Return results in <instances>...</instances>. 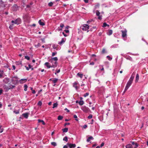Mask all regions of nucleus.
Segmentation results:
<instances>
[{
	"label": "nucleus",
	"instance_id": "f257e3e1",
	"mask_svg": "<svg viewBox=\"0 0 148 148\" xmlns=\"http://www.w3.org/2000/svg\"><path fill=\"white\" fill-rule=\"evenodd\" d=\"M89 26L87 24H84L83 25L81 26L80 27V28L82 29L83 31H87V32H88L89 31L88 30L89 29Z\"/></svg>",
	"mask_w": 148,
	"mask_h": 148
},
{
	"label": "nucleus",
	"instance_id": "f03ea898",
	"mask_svg": "<svg viewBox=\"0 0 148 148\" xmlns=\"http://www.w3.org/2000/svg\"><path fill=\"white\" fill-rule=\"evenodd\" d=\"M45 65L46 66L47 68H50L51 67L54 68L57 66V62H55L54 64H52L51 66L49 63L48 62H46L45 64Z\"/></svg>",
	"mask_w": 148,
	"mask_h": 148
},
{
	"label": "nucleus",
	"instance_id": "7ed1b4c3",
	"mask_svg": "<svg viewBox=\"0 0 148 148\" xmlns=\"http://www.w3.org/2000/svg\"><path fill=\"white\" fill-rule=\"evenodd\" d=\"M132 82L129 81L127 82L124 91L123 92V93H125V92L127 90L128 88L131 85Z\"/></svg>",
	"mask_w": 148,
	"mask_h": 148
},
{
	"label": "nucleus",
	"instance_id": "20e7f679",
	"mask_svg": "<svg viewBox=\"0 0 148 148\" xmlns=\"http://www.w3.org/2000/svg\"><path fill=\"white\" fill-rule=\"evenodd\" d=\"M81 109L85 113L88 112L90 110L89 108L85 106H82L81 108Z\"/></svg>",
	"mask_w": 148,
	"mask_h": 148
},
{
	"label": "nucleus",
	"instance_id": "39448f33",
	"mask_svg": "<svg viewBox=\"0 0 148 148\" xmlns=\"http://www.w3.org/2000/svg\"><path fill=\"white\" fill-rule=\"evenodd\" d=\"M122 32V36L123 38L127 36V30L126 29H124L121 31Z\"/></svg>",
	"mask_w": 148,
	"mask_h": 148
},
{
	"label": "nucleus",
	"instance_id": "423d86ee",
	"mask_svg": "<svg viewBox=\"0 0 148 148\" xmlns=\"http://www.w3.org/2000/svg\"><path fill=\"white\" fill-rule=\"evenodd\" d=\"M136 73L135 72H133L132 74L131 77L129 81H131L132 82H133V80L135 77V75Z\"/></svg>",
	"mask_w": 148,
	"mask_h": 148
},
{
	"label": "nucleus",
	"instance_id": "0eeeda50",
	"mask_svg": "<svg viewBox=\"0 0 148 148\" xmlns=\"http://www.w3.org/2000/svg\"><path fill=\"white\" fill-rule=\"evenodd\" d=\"M67 145H68L70 148H74L76 146L75 144H72L71 143H68Z\"/></svg>",
	"mask_w": 148,
	"mask_h": 148
},
{
	"label": "nucleus",
	"instance_id": "6e6552de",
	"mask_svg": "<svg viewBox=\"0 0 148 148\" xmlns=\"http://www.w3.org/2000/svg\"><path fill=\"white\" fill-rule=\"evenodd\" d=\"M21 23V19L19 18H18L16 19V20L14 21V23L18 25L20 24Z\"/></svg>",
	"mask_w": 148,
	"mask_h": 148
},
{
	"label": "nucleus",
	"instance_id": "1a4fd4ad",
	"mask_svg": "<svg viewBox=\"0 0 148 148\" xmlns=\"http://www.w3.org/2000/svg\"><path fill=\"white\" fill-rule=\"evenodd\" d=\"M77 83L76 82H75L73 84V87L75 88L76 90L79 88V87L77 86Z\"/></svg>",
	"mask_w": 148,
	"mask_h": 148
},
{
	"label": "nucleus",
	"instance_id": "9d476101",
	"mask_svg": "<svg viewBox=\"0 0 148 148\" xmlns=\"http://www.w3.org/2000/svg\"><path fill=\"white\" fill-rule=\"evenodd\" d=\"M130 143H132V145H135L134 148H136L138 146V144L136 142L131 141L130 142Z\"/></svg>",
	"mask_w": 148,
	"mask_h": 148
},
{
	"label": "nucleus",
	"instance_id": "9b49d317",
	"mask_svg": "<svg viewBox=\"0 0 148 148\" xmlns=\"http://www.w3.org/2000/svg\"><path fill=\"white\" fill-rule=\"evenodd\" d=\"M27 80L26 79H21L19 81V82L21 84H23L26 82Z\"/></svg>",
	"mask_w": 148,
	"mask_h": 148
},
{
	"label": "nucleus",
	"instance_id": "f8f14e48",
	"mask_svg": "<svg viewBox=\"0 0 148 148\" xmlns=\"http://www.w3.org/2000/svg\"><path fill=\"white\" fill-rule=\"evenodd\" d=\"M29 114L28 113H25L23 114V116L25 118L27 119L28 116Z\"/></svg>",
	"mask_w": 148,
	"mask_h": 148
},
{
	"label": "nucleus",
	"instance_id": "ddd939ff",
	"mask_svg": "<svg viewBox=\"0 0 148 148\" xmlns=\"http://www.w3.org/2000/svg\"><path fill=\"white\" fill-rule=\"evenodd\" d=\"M139 75L138 74H137L136 77L135 82L136 83L138 82L139 80Z\"/></svg>",
	"mask_w": 148,
	"mask_h": 148
},
{
	"label": "nucleus",
	"instance_id": "4468645a",
	"mask_svg": "<svg viewBox=\"0 0 148 148\" xmlns=\"http://www.w3.org/2000/svg\"><path fill=\"white\" fill-rule=\"evenodd\" d=\"M126 148H133L131 144H128L126 146Z\"/></svg>",
	"mask_w": 148,
	"mask_h": 148
},
{
	"label": "nucleus",
	"instance_id": "2eb2a0df",
	"mask_svg": "<svg viewBox=\"0 0 148 148\" xmlns=\"http://www.w3.org/2000/svg\"><path fill=\"white\" fill-rule=\"evenodd\" d=\"M93 137L92 136H90L88 138L86 141L87 142H89L90 140H93Z\"/></svg>",
	"mask_w": 148,
	"mask_h": 148
},
{
	"label": "nucleus",
	"instance_id": "dca6fc26",
	"mask_svg": "<svg viewBox=\"0 0 148 148\" xmlns=\"http://www.w3.org/2000/svg\"><path fill=\"white\" fill-rule=\"evenodd\" d=\"M65 40H64V38H62V40L61 42H59L58 43V44L59 45H61L63 43H64L65 42Z\"/></svg>",
	"mask_w": 148,
	"mask_h": 148
},
{
	"label": "nucleus",
	"instance_id": "f3484780",
	"mask_svg": "<svg viewBox=\"0 0 148 148\" xmlns=\"http://www.w3.org/2000/svg\"><path fill=\"white\" fill-rule=\"evenodd\" d=\"M38 123H41H41H42V124L43 125H45V122L42 120H40V119H38Z\"/></svg>",
	"mask_w": 148,
	"mask_h": 148
},
{
	"label": "nucleus",
	"instance_id": "a211bd4d",
	"mask_svg": "<svg viewBox=\"0 0 148 148\" xmlns=\"http://www.w3.org/2000/svg\"><path fill=\"white\" fill-rule=\"evenodd\" d=\"M38 23L40 25H42V26H43V25H45V24L44 23H43V22H42L40 20H39V21H38Z\"/></svg>",
	"mask_w": 148,
	"mask_h": 148
},
{
	"label": "nucleus",
	"instance_id": "6ab92c4d",
	"mask_svg": "<svg viewBox=\"0 0 148 148\" xmlns=\"http://www.w3.org/2000/svg\"><path fill=\"white\" fill-rule=\"evenodd\" d=\"M58 105V104L57 103H55L53 104V106L52 107L53 108H56Z\"/></svg>",
	"mask_w": 148,
	"mask_h": 148
},
{
	"label": "nucleus",
	"instance_id": "aec40b11",
	"mask_svg": "<svg viewBox=\"0 0 148 148\" xmlns=\"http://www.w3.org/2000/svg\"><path fill=\"white\" fill-rule=\"evenodd\" d=\"M63 132H67L68 130V128H65L63 129H62Z\"/></svg>",
	"mask_w": 148,
	"mask_h": 148
},
{
	"label": "nucleus",
	"instance_id": "412c9836",
	"mask_svg": "<svg viewBox=\"0 0 148 148\" xmlns=\"http://www.w3.org/2000/svg\"><path fill=\"white\" fill-rule=\"evenodd\" d=\"M19 111L20 110H15L13 112L16 114H19Z\"/></svg>",
	"mask_w": 148,
	"mask_h": 148
},
{
	"label": "nucleus",
	"instance_id": "4be33fe9",
	"mask_svg": "<svg viewBox=\"0 0 148 148\" xmlns=\"http://www.w3.org/2000/svg\"><path fill=\"white\" fill-rule=\"evenodd\" d=\"M63 117L61 115L59 116L58 117V119L59 120H60L62 119Z\"/></svg>",
	"mask_w": 148,
	"mask_h": 148
},
{
	"label": "nucleus",
	"instance_id": "5701e85b",
	"mask_svg": "<svg viewBox=\"0 0 148 148\" xmlns=\"http://www.w3.org/2000/svg\"><path fill=\"white\" fill-rule=\"evenodd\" d=\"M79 105L82 106L84 104V102L83 101H80L79 102Z\"/></svg>",
	"mask_w": 148,
	"mask_h": 148
},
{
	"label": "nucleus",
	"instance_id": "b1692460",
	"mask_svg": "<svg viewBox=\"0 0 148 148\" xmlns=\"http://www.w3.org/2000/svg\"><path fill=\"white\" fill-rule=\"evenodd\" d=\"M27 85L25 84L24 85V90L25 91H26L27 90Z\"/></svg>",
	"mask_w": 148,
	"mask_h": 148
},
{
	"label": "nucleus",
	"instance_id": "393cba45",
	"mask_svg": "<svg viewBox=\"0 0 148 148\" xmlns=\"http://www.w3.org/2000/svg\"><path fill=\"white\" fill-rule=\"evenodd\" d=\"M112 34V30H110L108 31V35H110Z\"/></svg>",
	"mask_w": 148,
	"mask_h": 148
},
{
	"label": "nucleus",
	"instance_id": "a878e982",
	"mask_svg": "<svg viewBox=\"0 0 148 148\" xmlns=\"http://www.w3.org/2000/svg\"><path fill=\"white\" fill-rule=\"evenodd\" d=\"M51 60H54V61H56L55 62H56V61L58 60V59L57 57H55L53 58H52Z\"/></svg>",
	"mask_w": 148,
	"mask_h": 148
},
{
	"label": "nucleus",
	"instance_id": "bb28decb",
	"mask_svg": "<svg viewBox=\"0 0 148 148\" xmlns=\"http://www.w3.org/2000/svg\"><path fill=\"white\" fill-rule=\"evenodd\" d=\"M58 81V79L57 78H54L53 80H52L54 83H56Z\"/></svg>",
	"mask_w": 148,
	"mask_h": 148
},
{
	"label": "nucleus",
	"instance_id": "cd10ccee",
	"mask_svg": "<svg viewBox=\"0 0 148 148\" xmlns=\"http://www.w3.org/2000/svg\"><path fill=\"white\" fill-rule=\"evenodd\" d=\"M107 26H109V25H108L106 23H103V27H106Z\"/></svg>",
	"mask_w": 148,
	"mask_h": 148
},
{
	"label": "nucleus",
	"instance_id": "c85d7f7f",
	"mask_svg": "<svg viewBox=\"0 0 148 148\" xmlns=\"http://www.w3.org/2000/svg\"><path fill=\"white\" fill-rule=\"evenodd\" d=\"M63 140L67 142L68 140V138L66 136H65L63 139Z\"/></svg>",
	"mask_w": 148,
	"mask_h": 148
},
{
	"label": "nucleus",
	"instance_id": "c756f323",
	"mask_svg": "<svg viewBox=\"0 0 148 148\" xmlns=\"http://www.w3.org/2000/svg\"><path fill=\"white\" fill-rule=\"evenodd\" d=\"M77 75L79 77H80L81 78H82V76H83V75L82 74L80 73H78L77 74Z\"/></svg>",
	"mask_w": 148,
	"mask_h": 148
},
{
	"label": "nucleus",
	"instance_id": "7c9ffc66",
	"mask_svg": "<svg viewBox=\"0 0 148 148\" xmlns=\"http://www.w3.org/2000/svg\"><path fill=\"white\" fill-rule=\"evenodd\" d=\"M73 117L75 119V120L76 121H78V120L77 119V117L76 115L74 114L73 116Z\"/></svg>",
	"mask_w": 148,
	"mask_h": 148
},
{
	"label": "nucleus",
	"instance_id": "2f4dec72",
	"mask_svg": "<svg viewBox=\"0 0 148 148\" xmlns=\"http://www.w3.org/2000/svg\"><path fill=\"white\" fill-rule=\"evenodd\" d=\"M96 15L97 16H99L100 15V12L97 10H96Z\"/></svg>",
	"mask_w": 148,
	"mask_h": 148
},
{
	"label": "nucleus",
	"instance_id": "473e14b6",
	"mask_svg": "<svg viewBox=\"0 0 148 148\" xmlns=\"http://www.w3.org/2000/svg\"><path fill=\"white\" fill-rule=\"evenodd\" d=\"M101 52L102 54H104V53H106V51L105 49L104 48H103Z\"/></svg>",
	"mask_w": 148,
	"mask_h": 148
},
{
	"label": "nucleus",
	"instance_id": "72a5a7b5",
	"mask_svg": "<svg viewBox=\"0 0 148 148\" xmlns=\"http://www.w3.org/2000/svg\"><path fill=\"white\" fill-rule=\"evenodd\" d=\"M51 145H53L54 146H56V143L54 142H51Z\"/></svg>",
	"mask_w": 148,
	"mask_h": 148
},
{
	"label": "nucleus",
	"instance_id": "f704fd0d",
	"mask_svg": "<svg viewBox=\"0 0 148 148\" xmlns=\"http://www.w3.org/2000/svg\"><path fill=\"white\" fill-rule=\"evenodd\" d=\"M89 95V93L88 92H87L84 95V97H86L88 96Z\"/></svg>",
	"mask_w": 148,
	"mask_h": 148
},
{
	"label": "nucleus",
	"instance_id": "c9c22d12",
	"mask_svg": "<svg viewBox=\"0 0 148 148\" xmlns=\"http://www.w3.org/2000/svg\"><path fill=\"white\" fill-rule=\"evenodd\" d=\"M107 58H108L109 60H111L112 59V58H111L110 56H107Z\"/></svg>",
	"mask_w": 148,
	"mask_h": 148
},
{
	"label": "nucleus",
	"instance_id": "e433bc0d",
	"mask_svg": "<svg viewBox=\"0 0 148 148\" xmlns=\"http://www.w3.org/2000/svg\"><path fill=\"white\" fill-rule=\"evenodd\" d=\"M53 4V3L52 2H50L49 3L48 5L50 7L51 6H52Z\"/></svg>",
	"mask_w": 148,
	"mask_h": 148
},
{
	"label": "nucleus",
	"instance_id": "4c0bfd02",
	"mask_svg": "<svg viewBox=\"0 0 148 148\" xmlns=\"http://www.w3.org/2000/svg\"><path fill=\"white\" fill-rule=\"evenodd\" d=\"M38 105L39 106H41L42 105V102L41 101H39L38 103Z\"/></svg>",
	"mask_w": 148,
	"mask_h": 148
},
{
	"label": "nucleus",
	"instance_id": "58836bf2",
	"mask_svg": "<svg viewBox=\"0 0 148 148\" xmlns=\"http://www.w3.org/2000/svg\"><path fill=\"white\" fill-rule=\"evenodd\" d=\"M92 117V114H90L89 116H88V118L89 119H91Z\"/></svg>",
	"mask_w": 148,
	"mask_h": 148
},
{
	"label": "nucleus",
	"instance_id": "ea45409f",
	"mask_svg": "<svg viewBox=\"0 0 148 148\" xmlns=\"http://www.w3.org/2000/svg\"><path fill=\"white\" fill-rule=\"evenodd\" d=\"M13 24H12V25H10L9 27V28L10 29H12L13 28Z\"/></svg>",
	"mask_w": 148,
	"mask_h": 148
},
{
	"label": "nucleus",
	"instance_id": "a19ab883",
	"mask_svg": "<svg viewBox=\"0 0 148 148\" xmlns=\"http://www.w3.org/2000/svg\"><path fill=\"white\" fill-rule=\"evenodd\" d=\"M25 58L26 59H27V60H29V59H30V58H29V57L28 56H25Z\"/></svg>",
	"mask_w": 148,
	"mask_h": 148
},
{
	"label": "nucleus",
	"instance_id": "79ce46f5",
	"mask_svg": "<svg viewBox=\"0 0 148 148\" xmlns=\"http://www.w3.org/2000/svg\"><path fill=\"white\" fill-rule=\"evenodd\" d=\"M56 72L55 73V74H56L57 73H59L60 71V70L59 69L58 70L56 71Z\"/></svg>",
	"mask_w": 148,
	"mask_h": 148
},
{
	"label": "nucleus",
	"instance_id": "37998d69",
	"mask_svg": "<svg viewBox=\"0 0 148 148\" xmlns=\"http://www.w3.org/2000/svg\"><path fill=\"white\" fill-rule=\"evenodd\" d=\"M57 54V52H53L52 54V56H54L56 54Z\"/></svg>",
	"mask_w": 148,
	"mask_h": 148
},
{
	"label": "nucleus",
	"instance_id": "c03bdc74",
	"mask_svg": "<svg viewBox=\"0 0 148 148\" xmlns=\"http://www.w3.org/2000/svg\"><path fill=\"white\" fill-rule=\"evenodd\" d=\"M64 26V24H62V23H61L60 24V27L61 28H62Z\"/></svg>",
	"mask_w": 148,
	"mask_h": 148
},
{
	"label": "nucleus",
	"instance_id": "a18cd8bd",
	"mask_svg": "<svg viewBox=\"0 0 148 148\" xmlns=\"http://www.w3.org/2000/svg\"><path fill=\"white\" fill-rule=\"evenodd\" d=\"M10 88H9L8 87H5V89H6V91L8 90H9L10 89Z\"/></svg>",
	"mask_w": 148,
	"mask_h": 148
},
{
	"label": "nucleus",
	"instance_id": "49530a36",
	"mask_svg": "<svg viewBox=\"0 0 148 148\" xmlns=\"http://www.w3.org/2000/svg\"><path fill=\"white\" fill-rule=\"evenodd\" d=\"M98 16V19L99 20H101L102 19V16H100L99 15V16Z\"/></svg>",
	"mask_w": 148,
	"mask_h": 148
},
{
	"label": "nucleus",
	"instance_id": "de8ad7c7",
	"mask_svg": "<svg viewBox=\"0 0 148 148\" xmlns=\"http://www.w3.org/2000/svg\"><path fill=\"white\" fill-rule=\"evenodd\" d=\"M104 143H102L100 147H102L103 146H104Z\"/></svg>",
	"mask_w": 148,
	"mask_h": 148
},
{
	"label": "nucleus",
	"instance_id": "09e8293b",
	"mask_svg": "<svg viewBox=\"0 0 148 148\" xmlns=\"http://www.w3.org/2000/svg\"><path fill=\"white\" fill-rule=\"evenodd\" d=\"M3 91V90L2 89H1L0 90V95L1 94Z\"/></svg>",
	"mask_w": 148,
	"mask_h": 148
},
{
	"label": "nucleus",
	"instance_id": "8fccbe9b",
	"mask_svg": "<svg viewBox=\"0 0 148 148\" xmlns=\"http://www.w3.org/2000/svg\"><path fill=\"white\" fill-rule=\"evenodd\" d=\"M52 47H53V48L54 49H56V47L55 46V45H53Z\"/></svg>",
	"mask_w": 148,
	"mask_h": 148
},
{
	"label": "nucleus",
	"instance_id": "3c124183",
	"mask_svg": "<svg viewBox=\"0 0 148 148\" xmlns=\"http://www.w3.org/2000/svg\"><path fill=\"white\" fill-rule=\"evenodd\" d=\"M87 127V125H85L84 126H83V128L84 129H86V127Z\"/></svg>",
	"mask_w": 148,
	"mask_h": 148
},
{
	"label": "nucleus",
	"instance_id": "603ef678",
	"mask_svg": "<svg viewBox=\"0 0 148 148\" xmlns=\"http://www.w3.org/2000/svg\"><path fill=\"white\" fill-rule=\"evenodd\" d=\"M70 124L69 123H66L64 124V126H65L66 125H69Z\"/></svg>",
	"mask_w": 148,
	"mask_h": 148
},
{
	"label": "nucleus",
	"instance_id": "864d4df0",
	"mask_svg": "<svg viewBox=\"0 0 148 148\" xmlns=\"http://www.w3.org/2000/svg\"><path fill=\"white\" fill-rule=\"evenodd\" d=\"M84 1L85 3H88V0H84Z\"/></svg>",
	"mask_w": 148,
	"mask_h": 148
},
{
	"label": "nucleus",
	"instance_id": "5fc2aeb1",
	"mask_svg": "<svg viewBox=\"0 0 148 148\" xmlns=\"http://www.w3.org/2000/svg\"><path fill=\"white\" fill-rule=\"evenodd\" d=\"M3 2L2 1V0H0V4H3Z\"/></svg>",
	"mask_w": 148,
	"mask_h": 148
},
{
	"label": "nucleus",
	"instance_id": "6e6d98bb",
	"mask_svg": "<svg viewBox=\"0 0 148 148\" xmlns=\"http://www.w3.org/2000/svg\"><path fill=\"white\" fill-rule=\"evenodd\" d=\"M90 64L91 65H94V63L93 62H92L90 63Z\"/></svg>",
	"mask_w": 148,
	"mask_h": 148
},
{
	"label": "nucleus",
	"instance_id": "4d7b16f0",
	"mask_svg": "<svg viewBox=\"0 0 148 148\" xmlns=\"http://www.w3.org/2000/svg\"><path fill=\"white\" fill-rule=\"evenodd\" d=\"M92 19L91 20H89L88 21H87V23H88L89 22H91L92 21Z\"/></svg>",
	"mask_w": 148,
	"mask_h": 148
},
{
	"label": "nucleus",
	"instance_id": "13d9d810",
	"mask_svg": "<svg viewBox=\"0 0 148 148\" xmlns=\"http://www.w3.org/2000/svg\"><path fill=\"white\" fill-rule=\"evenodd\" d=\"M63 148H68V147L66 145H65L64 146Z\"/></svg>",
	"mask_w": 148,
	"mask_h": 148
},
{
	"label": "nucleus",
	"instance_id": "bf43d9fd",
	"mask_svg": "<svg viewBox=\"0 0 148 148\" xmlns=\"http://www.w3.org/2000/svg\"><path fill=\"white\" fill-rule=\"evenodd\" d=\"M36 93V92L34 90H33L32 93L33 94H35Z\"/></svg>",
	"mask_w": 148,
	"mask_h": 148
},
{
	"label": "nucleus",
	"instance_id": "052dcab7",
	"mask_svg": "<svg viewBox=\"0 0 148 148\" xmlns=\"http://www.w3.org/2000/svg\"><path fill=\"white\" fill-rule=\"evenodd\" d=\"M64 31L66 33H68L69 32V30H64Z\"/></svg>",
	"mask_w": 148,
	"mask_h": 148
},
{
	"label": "nucleus",
	"instance_id": "680f3d73",
	"mask_svg": "<svg viewBox=\"0 0 148 148\" xmlns=\"http://www.w3.org/2000/svg\"><path fill=\"white\" fill-rule=\"evenodd\" d=\"M62 34H63L64 36H65L66 37L67 36V35L66 34H65L64 32H62Z\"/></svg>",
	"mask_w": 148,
	"mask_h": 148
},
{
	"label": "nucleus",
	"instance_id": "e2e57ef3",
	"mask_svg": "<svg viewBox=\"0 0 148 148\" xmlns=\"http://www.w3.org/2000/svg\"><path fill=\"white\" fill-rule=\"evenodd\" d=\"M25 67L26 68V69L27 70H29V68L27 66H25Z\"/></svg>",
	"mask_w": 148,
	"mask_h": 148
},
{
	"label": "nucleus",
	"instance_id": "0e129e2a",
	"mask_svg": "<svg viewBox=\"0 0 148 148\" xmlns=\"http://www.w3.org/2000/svg\"><path fill=\"white\" fill-rule=\"evenodd\" d=\"M12 67L13 68V70H15V66L14 65L12 66Z\"/></svg>",
	"mask_w": 148,
	"mask_h": 148
},
{
	"label": "nucleus",
	"instance_id": "69168bd1",
	"mask_svg": "<svg viewBox=\"0 0 148 148\" xmlns=\"http://www.w3.org/2000/svg\"><path fill=\"white\" fill-rule=\"evenodd\" d=\"M65 110H66L67 112H69V110L67 109V108H65Z\"/></svg>",
	"mask_w": 148,
	"mask_h": 148
},
{
	"label": "nucleus",
	"instance_id": "338daca9",
	"mask_svg": "<svg viewBox=\"0 0 148 148\" xmlns=\"http://www.w3.org/2000/svg\"><path fill=\"white\" fill-rule=\"evenodd\" d=\"M99 4H97L96 5H95V7H96V8L97 7H99Z\"/></svg>",
	"mask_w": 148,
	"mask_h": 148
},
{
	"label": "nucleus",
	"instance_id": "774afa93",
	"mask_svg": "<svg viewBox=\"0 0 148 148\" xmlns=\"http://www.w3.org/2000/svg\"><path fill=\"white\" fill-rule=\"evenodd\" d=\"M51 103H51V102H49V103H48V105H49L50 106V105H51Z\"/></svg>",
	"mask_w": 148,
	"mask_h": 148
}]
</instances>
